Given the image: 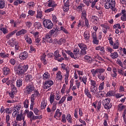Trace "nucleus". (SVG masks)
I'll list each match as a JSON object with an SVG mask.
<instances>
[{
    "label": "nucleus",
    "instance_id": "20",
    "mask_svg": "<svg viewBox=\"0 0 126 126\" xmlns=\"http://www.w3.org/2000/svg\"><path fill=\"white\" fill-rule=\"evenodd\" d=\"M85 94L86 95V96H87L89 98V99H91V98H92V95H91V94H90V92H89L88 89H85Z\"/></svg>",
    "mask_w": 126,
    "mask_h": 126
},
{
    "label": "nucleus",
    "instance_id": "29",
    "mask_svg": "<svg viewBox=\"0 0 126 126\" xmlns=\"http://www.w3.org/2000/svg\"><path fill=\"white\" fill-rule=\"evenodd\" d=\"M59 50H56L54 52V56L55 57V60H58V58H60L61 57V55H60Z\"/></svg>",
    "mask_w": 126,
    "mask_h": 126
},
{
    "label": "nucleus",
    "instance_id": "17",
    "mask_svg": "<svg viewBox=\"0 0 126 126\" xmlns=\"http://www.w3.org/2000/svg\"><path fill=\"white\" fill-rule=\"evenodd\" d=\"M56 78L58 79V80H63V75H62L61 71H59L56 74Z\"/></svg>",
    "mask_w": 126,
    "mask_h": 126
},
{
    "label": "nucleus",
    "instance_id": "52",
    "mask_svg": "<svg viewBox=\"0 0 126 126\" xmlns=\"http://www.w3.org/2000/svg\"><path fill=\"white\" fill-rule=\"evenodd\" d=\"M10 63L12 65H14V64H15V63H16V61H15V59H11L10 60Z\"/></svg>",
    "mask_w": 126,
    "mask_h": 126
},
{
    "label": "nucleus",
    "instance_id": "2",
    "mask_svg": "<svg viewBox=\"0 0 126 126\" xmlns=\"http://www.w3.org/2000/svg\"><path fill=\"white\" fill-rule=\"evenodd\" d=\"M43 25L45 28L47 29H52L54 27V24L52 23L51 20L49 19H44L43 21Z\"/></svg>",
    "mask_w": 126,
    "mask_h": 126
},
{
    "label": "nucleus",
    "instance_id": "30",
    "mask_svg": "<svg viewBox=\"0 0 126 126\" xmlns=\"http://www.w3.org/2000/svg\"><path fill=\"white\" fill-rule=\"evenodd\" d=\"M87 16V14L86 12V11L85 10H84L82 12V16L81 18L82 19H86L87 18H86V16Z\"/></svg>",
    "mask_w": 126,
    "mask_h": 126
},
{
    "label": "nucleus",
    "instance_id": "6",
    "mask_svg": "<svg viewBox=\"0 0 126 126\" xmlns=\"http://www.w3.org/2000/svg\"><path fill=\"white\" fill-rule=\"evenodd\" d=\"M115 5V0H107V1L104 4V7L106 9L111 8V6L113 7Z\"/></svg>",
    "mask_w": 126,
    "mask_h": 126
},
{
    "label": "nucleus",
    "instance_id": "36",
    "mask_svg": "<svg viewBox=\"0 0 126 126\" xmlns=\"http://www.w3.org/2000/svg\"><path fill=\"white\" fill-rule=\"evenodd\" d=\"M118 72L119 74H121V75H123V76H126V71L124 72L122 70L118 69Z\"/></svg>",
    "mask_w": 126,
    "mask_h": 126
},
{
    "label": "nucleus",
    "instance_id": "45",
    "mask_svg": "<svg viewBox=\"0 0 126 126\" xmlns=\"http://www.w3.org/2000/svg\"><path fill=\"white\" fill-rule=\"evenodd\" d=\"M65 53H66V54H67L68 55H69V56H70V57H71V58H73V53L70 52V51L69 50H65Z\"/></svg>",
    "mask_w": 126,
    "mask_h": 126
},
{
    "label": "nucleus",
    "instance_id": "1",
    "mask_svg": "<svg viewBox=\"0 0 126 126\" xmlns=\"http://www.w3.org/2000/svg\"><path fill=\"white\" fill-rule=\"evenodd\" d=\"M28 69V65L22 66V64H19L16 68L15 69V71L18 75H22L24 74L25 71H27Z\"/></svg>",
    "mask_w": 126,
    "mask_h": 126
},
{
    "label": "nucleus",
    "instance_id": "49",
    "mask_svg": "<svg viewBox=\"0 0 126 126\" xmlns=\"http://www.w3.org/2000/svg\"><path fill=\"white\" fill-rule=\"evenodd\" d=\"M0 30L3 32V34H7L8 33V31L5 28H0Z\"/></svg>",
    "mask_w": 126,
    "mask_h": 126
},
{
    "label": "nucleus",
    "instance_id": "46",
    "mask_svg": "<svg viewBox=\"0 0 126 126\" xmlns=\"http://www.w3.org/2000/svg\"><path fill=\"white\" fill-rule=\"evenodd\" d=\"M28 118H33L34 115V113L32 111H30L27 114Z\"/></svg>",
    "mask_w": 126,
    "mask_h": 126
},
{
    "label": "nucleus",
    "instance_id": "23",
    "mask_svg": "<svg viewBox=\"0 0 126 126\" xmlns=\"http://www.w3.org/2000/svg\"><path fill=\"white\" fill-rule=\"evenodd\" d=\"M43 79L44 80H47V79H49L50 76V74H49V72H45L43 75Z\"/></svg>",
    "mask_w": 126,
    "mask_h": 126
},
{
    "label": "nucleus",
    "instance_id": "58",
    "mask_svg": "<svg viewBox=\"0 0 126 126\" xmlns=\"http://www.w3.org/2000/svg\"><path fill=\"white\" fill-rule=\"evenodd\" d=\"M5 113L6 114H11V112H12V111L11 110V109L8 108H6L5 109Z\"/></svg>",
    "mask_w": 126,
    "mask_h": 126
},
{
    "label": "nucleus",
    "instance_id": "62",
    "mask_svg": "<svg viewBox=\"0 0 126 126\" xmlns=\"http://www.w3.org/2000/svg\"><path fill=\"white\" fill-rule=\"evenodd\" d=\"M95 50L96 51H104V47L97 46L95 48Z\"/></svg>",
    "mask_w": 126,
    "mask_h": 126
},
{
    "label": "nucleus",
    "instance_id": "39",
    "mask_svg": "<svg viewBox=\"0 0 126 126\" xmlns=\"http://www.w3.org/2000/svg\"><path fill=\"white\" fill-rule=\"evenodd\" d=\"M33 79V78L32 77V75H28L26 77V80L27 81H31Z\"/></svg>",
    "mask_w": 126,
    "mask_h": 126
},
{
    "label": "nucleus",
    "instance_id": "26",
    "mask_svg": "<svg viewBox=\"0 0 126 126\" xmlns=\"http://www.w3.org/2000/svg\"><path fill=\"white\" fill-rule=\"evenodd\" d=\"M97 91H98V88L96 87V86H91V92H93V93H96Z\"/></svg>",
    "mask_w": 126,
    "mask_h": 126
},
{
    "label": "nucleus",
    "instance_id": "50",
    "mask_svg": "<svg viewBox=\"0 0 126 126\" xmlns=\"http://www.w3.org/2000/svg\"><path fill=\"white\" fill-rule=\"evenodd\" d=\"M63 10L65 11V12L68 11V10H69V6L64 5L63 7Z\"/></svg>",
    "mask_w": 126,
    "mask_h": 126
},
{
    "label": "nucleus",
    "instance_id": "37",
    "mask_svg": "<svg viewBox=\"0 0 126 126\" xmlns=\"http://www.w3.org/2000/svg\"><path fill=\"white\" fill-rule=\"evenodd\" d=\"M114 94H115V92H114L113 91H110L106 94V97H110V96H113Z\"/></svg>",
    "mask_w": 126,
    "mask_h": 126
},
{
    "label": "nucleus",
    "instance_id": "28",
    "mask_svg": "<svg viewBox=\"0 0 126 126\" xmlns=\"http://www.w3.org/2000/svg\"><path fill=\"white\" fill-rule=\"evenodd\" d=\"M34 27L37 29H41L42 28V25L40 22H35L34 24Z\"/></svg>",
    "mask_w": 126,
    "mask_h": 126
},
{
    "label": "nucleus",
    "instance_id": "63",
    "mask_svg": "<svg viewBox=\"0 0 126 126\" xmlns=\"http://www.w3.org/2000/svg\"><path fill=\"white\" fill-rule=\"evenodd\" d=\"M35 11H33L32 10H30L28 12L29 14H30V15H31V16H33V15H34V14H35Z\"/></svg>",
    "mask_w": 126,
    "mask_h": 126
},
{
    "label": "nucleus",
    "instance_id": "14",
    "mask_svg": "<svg viewBox=\"0 0 126 126\" xmlns=\"http://www.w3.org/2000/svg\"><path fill=\"white\" fill-rule=\"evenodd\" d=\"M84 59L86 61L87 63H92V62H93L92 58L87 55L84 57Z\"/></svg>",
    "mask_w": 126,
    "mask_h": 126
},
{
    "label": "nucleus",
    "instance_id": "10",
    "mask_svg": "<svg viewBox=\"0 0 126 126\" xmlns=\"http://www.w3.org/2000/svg\"><path fill=\"white\" fill-rule=\"evenodd\" d=\"M19 58L20 60L22 61H24V60H26L27 58H28V55L27 52L24 51L23 53H21L19 55Z\"/></svg>",
    "mask_w": 126,
    "mask_h": 126
},
{
    "label": "nucleus",
    "instance_id": "59",
    "mask_svg": "<svg viewBox=\"0 0 126 126\" xmlns=\"http://www.w3.org/2000/svg\"><path fill=\"white\" fill-rule=\"evenodd\" d=\"M54 9V7H52V8L46 9L45 11V12L46 13H49V12H51V11H53Z\"/></svg>",
    "mask_w": 126,
    "mask_h": 126
},
{
    "label": "nucleus",
    "instance_id": "53",
    "mask_svg": "<svg viewBox=\"0 0 126 126\" xmlns=\"http://www.w3.org/2000/svg\"><path fill=\"white\" fill-rule=\"evenodd\" d=\"M117 63L119 64L121 67H123L124 64H123V63H122V61H121V60L118 59L117 60Z\"/></svg>",
    "mask_w": 126,
    "mask_h": 126
},
{
    "label": "nucleus",
    "instance_id": "48",
    "mask_svg": "<svg viewBox=\"0 0 126 126\" xmlns=\"http://www.w3.org/2000/svg\"><path fill=\"white\" fill-rule=\"evenodd\" d=\"M21 117H22V115L20 114H17V117L16 118V121H19V122H21V121H22V118H21Z\"/></svg>",
    "mask_w": 126,
    "mask_h": 126
},
{
    "label": "nucleus",
    "instance_id": "22",
    "mask_svg": "<svg viewBox=\"0 0 126 126\" xmlns=\"http://www.w3.org/2000/svg\"><path fill=\"white\" fill-rule=\"evenodd\" d=\"M84 37L86 40H88L90 38V33H89V32L86 31L84 33Z\"/></svg>",
    "mask_w": 126,
    "mask_h": 126
},
{
    "label": "nucleus",
    "instance_id": "55",
    "mask_svg": "<svg viewBox=\"0 0 126 126\" xmlns=\"http://www.w3.org/2000/svg\"><path fill=\"white\" fill-rule=\"evenodd\" d=\"M98 89L99 90H103V89H104V82H102L100 84Z\"/></svg>",
    "mask_w": 126,
    "mask_h": 126
},
{
    "label": "nucleus",
    "instance_id": "64",
    "mask_svg": "<svg viewBox=\"0 0 126 126\" xmlns=\"http://www.w3.org/2000/svg\"><path fill=\"white\" fill-rule=\"evenodd\" d=\"M101 101H99V102H97L96 105H97L96 108H97V109L98 110V111H99L101 108Z\"/></svg>",
    "mask_w": 126,
    "mask_h": 126
},
{
    "label": "nucleus",
    "instance_id": "33",
    "mask_svg": "<svg viewBox=\"0 0 126 126\" xmlns=\"http://www.w3.org/2000/svg\"><path fill=\"white\" fill-rule=\"evenodd\" d=\"M22 79H19L17 81V87H21V86H22Z\"/></svg>",
    "mask_w": 126,
    "mask_h": 126
},
{
    "label": "nucleus",
    "instance_id": "16",
    "mask_svg": "<svg viewBox=\"0 0 126 126\" xmlns=\"http://www.w3.org/2000/svg\"><path fill=\"white\" fill-rule=\"evenodd\" d=\"M43 16V12L41 9H37L36 18H42Z\"/></svg>",
    "mask_w": 126,
    "mask_h": 126
},
{
    "label": "nucleus",
    "instance_id": "3",
    "mask_svg": "<svg viewBox=\"0 0 126 126\" xmlns=\"http://www.w3.org/2000/svg\"><path fill=\"white\" fill-rule=\"evenodd\" d=\"M110 102H111V98L108 97L105 98L102 102L103 106H104V108L106 110H109V109L112 108V103H110Z\"/></svg>",
    "mask_w": 126,
    "mask_h": 126
},
{
    "label": "nucleus",
    "instance_id": "41",
    "mask_svg": "<svg viewBox=\"0 0 126 126\" xmlns=\"http://www.w3.org/2000/svg\"><path fill=\"white\" fill-rule=\"evenodd\" d=\"M98 19V17L96 16H93L92 17V21L93 22H95V23H97L98 22V21L97 20Z\"/></svg>",
    "mask_w": 126,
    "mask_h": 126
},
{
    "label": "nucleus",
    "instance_id": "34",
    "mask_svg": "<svg viewBox=\"0 0 126 126\" xmlns=\"http://www.w3.org/2000/svg\"><path fill=\"white\" fill-rule=\"evenodd\" d=\"M55 101V94H51L50 96V104H53Z\"/></svg>",
    "mask_w": 126,
    "mask_h": 126
},
{
    "label": "nucleus",
    "instance_id": "47",
    "mask_svg": "<svg viewBox=\"0 0 126 126\" xmlns=\"http://www.w3.org/2000/svg\"><path fill=\"white\" fill-rule=\"evenodd\" d=\"M26 40L28 44H32V39L29 36H27Z\"/></svg>",
    "mask_w": 126,
    "mask_h": 126
},
{
    "label": "nucleus",
    "instance_id": "51",
    "mask_svg": "<svg viewBox=\"0 0 126 126\" xmlns=\"http://www.w3.org/2000/svg\"><path fill=\"white\" fill-rule=\"evenodd\" d=\"M28 5L31 8H32L34 7V6L35 5V3H34V2L33 1L30 2L28 3Z\"/></svg>",
    "mask_w": 126,
    "mask_h": 126
},
{
    "label": "nucleus",
    "instance_id": "21",
    "mask_svg": "<svg viewBox=\"0 0 126 126\" xmlns=\"http://www.w3.org/2000/svg\"><path fill=\"white\" fill-rule=\"evenodd\" d=\"M110 57L111 58H112V59H113V60H115L119 57V54H118V52H115L111 54Z\"/></svg>",
    "mask_w": 126,
    "mask_h": 126
},
{
    "label": "nucleus",
    "instance_id": "7",
    "mask_svg": "<svg viewBox=\"0 0 126 126\" xmlns=\"http://www.w3.org/2000/svg\"><path fill=\"white\" fill-rule=\"evenodd\" d=\"M33 94L31 95V101L32 103H34L35 102V99L37 98V97L40 96V94L38 92L37 90H34L33 92Z\"/></svg>",
    "mask_w": 126,
    "mask_h": 126
},
{
    "label": "nucleus",
    "instance_id": "11",
    "mask_svg": "<svg viewBox=\"0 0 126 126\" xmlns=\"http://www.w3.org/2000/svg\"><path fill=\"white\" fill-rule=\"evenodd\" d=\"M78 55H79V49H74L73 50V57H72V59H74V60L78 59Z\"/></svg>",
    "mask_w": 126,
    "mask_h": 126
},
{
    "label": "nucleus",
    "instance_id": "15",
    "mask_svg": "<svg viewBox=\"0 0 126 126\" xmlns=\"http://www.w3.org/2000/svg\"><path fill=\"white\" fill-rule=\"evenodd\" d=\"M3 73L4 75H7L8 74H9V73H10V71L9 70L8 67H4L3 68Z\"/></svg>",
    "mask_w": 126,
    "mask_h": 126
},
{
    "label": "nucleus",
    "instance_id": "54",
    "mask_svg": "<svg viewBox=\"0 0 126 126\" xmlns=\"http://www.w3.org/2000/svg\"><path fill=\"white\" fill-rule=\"evenodd\" d=\"M121 19L122 21H126V13L124 14L121 16Z\"/></svg>",
    "mask_w": 126,
    "mask_h": 126
},
{
    "label": "nucleus",
    "instance_id": "5",
    "mask_svg": "<svg viewBox=\"0 0 126 126\" xmlns=\"http://www.w3.org/2000/svg\"><path fill=\"white\" fill-rule=\"evenodd\" d=\"M34 89V86L29 84L26 86L25 92L27 95H29V94L35 90Z\"/></svg>",
    "mask_w": 126,
    "mask_h": 126
},
{
    "label": "nucleus",
    "instance_id": "38",
    "mask_svg": "<svg viewBox=\"0 0 126 126\" xmlns=\"http://www.w3.org/2000/svg\"><path fill=\"white\" fill-rule=\"evenodd\" d=\"M68 77H69V74H65V83L67 85V83H68Z\"/></svg>",
    "mask_w": 126,
    "mask_h": 126
},
{
    "label": "nucleus",
    "instance_id": "18",
    "mask_svg": "<svg viewBox=\"0 0 126 126\" xmlns=\"http://www.w3.org/2000/svg\"><path fill=\"white\" fill-rule=\"evenodd\" d=\"M46 57H47V56L45 55V54H44L43 55H42L40 58L41 61H42L44 64H47V63H48L47 60H46Z\"/></svg>",
    "mask_w": 126,
    "mask_h": 126
},
{
    "label": "nucleus",
    "instance_id": "31",
    "mask_svg": "<svg viewBox=\"0 0 126 126\" xmlns=\"http://www.w3.org/2000/svg\"><path fill=\"white\" fill-rule=\"evenodd\" d=\"M24 108H26V109H27V108L29 107V100H25V101L24 102Z\"/></svg>",
    "mask_w": 126,
    "mask_h": 126
},
{
    "label": "nucleus",
    "instance_id": "32",
    "mask_svg": "<svg viewBox=\"0 0 126 126\" xmlns=\"http://www.w3.org/2000/svg\"><path fill=\"white\" fill-rule=\"evenodd\" d=\"M57 105H58V102H57L56 101H54L52 108V112H55V111H56V110L57 109Z\"/></svg>",
    "mask_w": 126,
    "mask_h": 126
},
{
    "label": "nucleus",
    "instance_id": "60",
    "mask_svg": "<svg viewBox=\"0 0 126 126\" xmlns=\"http://www.w3.org/2000/svg\"><path fill=\"white\" fill-rule=\"evenodd\" d=\"M82 82H83V83H84V84L86 85V82H87V77H86V76H83L82 78Z\"/></svg>",
    "mask_w": 126,
    "mask_h": 126
},
{
    "label": "nucleus",
    "instance_id": "40",
    "mask_svg": "<svg viewBox=\"0 0 126 126\" xmlns=\"http://www.w3.org/2000/svg\"><path fill=\"white\" fill-rule=\"evenodd\" d=\"M46 106H47V103H46V102L44 100L42 101L41 104V109H45Z\"/></svg>",
    "mask_w": 126,
    "mask_h": 126
},
{
    "label": "nucleus",
    "instance_id": "43",
    "mask_svg": "<svg viewBox=\"0 0 126 126\" xmlns=\"http://www.w3.org/2000/svg\"><path fill=\"white\" fill-rule=\"evenodd\" d=\"M122 104H120L118 105V107H119V110L120 112H122L123 111V110H124V109H125V108H126V106L125 105H122Z\"/></svg>",
    "mask_w": 126,
    "mask_h": 126
},
{
    "label": "nucleus",
    "instance_id": "19",
    "mask_svg": "<svg viewBox=\"0 0 126 126\" xmlns=\"http://www.w3.org/2000/svg\"><path fill=\"white\" fill-rule=\"evenodd\" d=\"M79 46L80 49H81V50H87V46L83 43H79L78 44Z\"/></svg>",
    "mask_w": 126,
    "mask_h": 126
},
{
    "label": "nucleus",
    "instance_id": "24",
    "mask_svg": "<svg viewBox=\"0 0 126 126\" xmlns=\"http://www.w3.org/2000/svg\"><path fill=\"white\" fill-rule=\"evenodd\" d=\"M47 6L49 7H56L57 6V4H53V1L52 0H48V3L47 5Z\"/></svg>",
    "mask_w": 126,
    "mask_h": 126
},
{
    "label": "nucleus",
    "instance_id": "12",
    "mask_svg": "<svg viewBox=\"0 0 126 126\" xmlns=\"http://www.w3.org/2000/svg\"><path fill=\"white\" fill-rule=\"evenodd\" d=\"M62 67L61 68L63 69V70H65L66 73L65 74H69V71H70V69L69 66L66 67V65L64 64V63L61 64Z\"/></svg>",
    "mask_w": 126,
    "mask_h": 126
},
{
    "label": "nucleus",
    "instance_id": "4",
    "mask_svg": "<svg viewBox=\"0 0 126 126\" xmlns=\"http://www.w3.org/2000/svg\"><path fill=\"white\" fill-rule=\"evenodd\" d=\"M108 40L109 41V44H110V46H113V49H119V46H120V42H119V40H117L115 43H114V41H113V37H109Z\"/></svg>",
    "mask_w": 126,
    "mask_h": 126
},
{
    "label": "nucleus",
    "instance_id": "35",
    "mask_svg": "<svg viewBox=\"0 0 126 126\" xmlns=\"http://www.w3.org/2000/svg\"><path fill=\"white\" fill-rule=\"evenodd\" d=\"M66 120L68 121V123H69L70 124L72 123V121H71V116L69 114H68L66 115Z\"/></svg>",
    "mask_w": 126,
    "mask_h": 126
},
{
    "label": "nucleus",
    "instance_id": "44",
    "mask_svg": "<svg viewBox=\"0 0 126 126\" xmlns=\"http://www.w3.org/2000/svg\"><path fill=\"white\" fill-rule=\"evenodd\" d=\"M98 78H99V79H100V80H102V81H104V80H105V76L102 75V74H99L98 75Z\"/></svg>",
    "mask_w": 126,
    "mask_h": 126
},
{
    "label": "nucleus",
    "instance_id": "9",
    "mask_svg": "<svg viewBox=\"0 0 126 126\" xmlns=\"http://www.w3.org/2000/svg\"><path fill=\"white\" fill-rule=\"evenodd\" d=\"M21 109V105H20V104H17V105L14 106V109L13 110V114L16 112L14 114V118H15L17 114H19V111H20Z\"/></svg>",
    "mask_w": 126,
    "mask_h": 126
},
{
    "label": "nucleus",
    "instance_id": "61",
    "mask_svg": "<svg viewBox=\"0 0 126 126\" xmlns=\"http://www.w3.org/2000/svg\"><path fill=\"white\" fill-rule=\"evenodd\" d=\"M62 123H66V119H65V115L63 114L62 116Z\"/></svg>",
    "mask_w": 126,
    "mask_h": 126
},
{
    "label": "nucleus",
    "instance_id": "27",
    "mask_svg": "<svg viewBox=\"0 0 126 126\" xmlns=\"http://www.w3.org/2000/svg\"><path fill=\"white\" fill-rule=\"evenodd\" d=\"M5 6V1L4 0H0V9L4 8Z\"/></svg>",
    "mask_w": 126,
    "mask_h": 126
},
{
    "label": "nucleus",
    "instance_id": "42",
    "mask_svg": "<svg viewBox=\"0 0 126 126\" xmlns=\"http://www.w3.org/2000/svg\"><path fill=\"white\" fill-rule=\"evenodd\" d=\"M97 73H99V74H102V73H104L105 72V69L103 68H97Z\"/></svg>",
    "mask_w": 126,
    "mask_h": 126
},
{
    "label": "nucleus",
    "instance_id": "57",
    "mask_svg": "<svg viewBox=\"0 0 126 126\" xmlns=\"http://www.w3.org/2000/svg\"><path fill=\"white\" fill-rule=\"evenodd\" d=\"M97 95L99 96V97H104L105 95V93H102V91H99L97 93Z\"/></svg>",
    "mask_w": 126,
    "mask_h": 126
},
{
    "label": "nucleus",
    "instance_id": "13",
    "mask_svg": "<svg viewBox=\"0 0 126 126\" xmlns=\"http://www.w3.org/2000/svg\"><path fill=\"white\" fill-rule=\"evenodd\" d=\"M27 33V30L25 29H22L20 31L16 33V36H21V35H25Z\"/></svg>",
    "mask_w": 126,
    "mask_h": 126
},
{
    "label": "nucleus",
    "instance_id": "56",
    "mask_svg": "<svg viewBox=\"0 0 126 126\" xmlns=\"http://www.w3.org/2000/svg\"><path fill=\"white\" fill-rule=\"evenodd\" d=\"M97 39L98 38L93 39V42L94 43V44H95V45H98L99 44V40H98Z\"/></svg>",
    "mask_w": 126,
    "mask_h": 126
},
{
    "label": "nucleus",
    "instance_id": "8",
    "mask_svg": "<svg viewBox=\"0 0 126 126\" xmlns=\"http://www.w3.org/2000/svg\"><path fill=\"white\" fill-rule=\"evenodd\" d=\"M53 84L54 82H53V81H46L43 84V88L44 89H48V88H50V87H51V86H52V85Z\"/></svg>",
    "mask_w": 126,
    "mask_h": 126
},
{
    "label": "nucleus",
    "instance_id": "25",
    "mask_svg": "<svg viewBox=\"0 0 126 126\" xmlns=\"http://www.w3.org/2000/svg\"><path fill=\"white\" fill-rule=\"evenodd\" d=\"M56 31H57V30L56 29H53L52 30H51L49 32V33L51 36L52 35H54V34H55L54 37H57V36H58V32H56Z\"/></svg>",
    "mask_w": 126,
    "mask_h": 126
}]
</instances>
